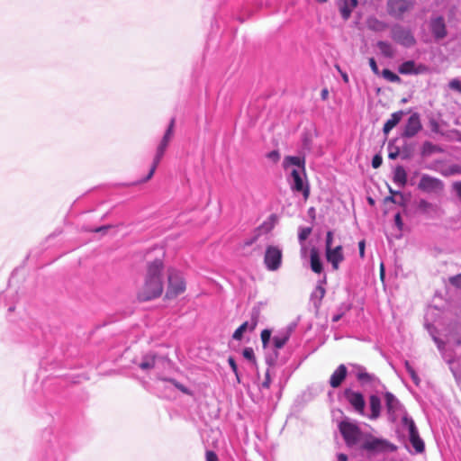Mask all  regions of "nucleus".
Listing matches in <instances>:
<instances>
[{
  "label": "nucleus",
  "mask_w": 461,
  "mask_h": 461,
  "mask_svg": "<svg viewBox=\"0 0 461 461\" xmlns=\"http://www.w3.org/2000/svg\"><path fill=\"white\" fill-rule=\"evenodd\" d=\"M325 283V279L322 281H320L318 285H316L314 291L311 294V300L316 309H319L321 301L326 294V290L323 286V284Z\"/></svg>",
  "instance_id": "nucleus-22"
},
{
  "label": "nucleus",
  "mask_w": 461,
  "mask_h": 461,
  "mask_svg": "<svg viewBox=\"0 0 461 461\" xmlns=\"http://www.w3.org/2000/svg\"><path fill=\"white\" fill-rule=\"evenodd\" d=\"M393 182L402 187L407 183V174L403 167L398 166L393 171Z\"/></svg>",
  "instance_id": "nucleus-25"
},
{
  "label": "nucleus",
  "mask_w": 461,
  "mask_h": 461,
  "mask_svg": "<svg viewBox=\"0 0 461 461\" xmlns=\"http://www.w3.org/2000/svg\"><path fill=\"white\" fill-rule=\"evenodd\" d=\"M277 355H278V354H277V352H276V351H275L274 356H267V359H266L267 363L269 366L274 365V364H275V362H276V357H277Z\"/></svg>",
  "instance_id": "nucleus-50"
},
{
  "label": "nucleus",
  "mask_w": 461,
  "mask_h": 461,
  "mask_svg": "<svg viewBox=\"0 0 461 461\" xmlns=\"http://www.w3.org/2000/svg\"><path fill=\"white\" fill-rule=\"evenodd\" d=\"M448 86L450 89L461 93V80L458 78H453L449 81Z\"/></svg>",
  "instance_id": "nucleus-35"
},
{
  "label": "nucleus",
  "mask_w": 461,
  "mask_h": 461,
  "mask_svg": "<svg viewBox=\"0 0 461 461\" xmlns=\"http://www.w3.org/2000/svg\"><path fill=\"white\" fill-rule=\"evenodd\" d=\"M402 424L408 429L409 438L412 447L415 448V451L417 453L423 452L425 447L424 442L419 436V432L413 420L405 414L402 417Z\"/></svg>",
  "instance_id": "nucleus-7"
},
{
  "label": "nucleus",
  "mask_w": 461,
  "mask_h": 461,
  "mask_svg": "<svg viewBox=\"0 0 461 461\" xmlns=\"http://www.w3.org/2000/svg\"><path fill=\"white\" fill-rule=\"evenodd\" d=\"M404 366H405V368H406L409 375L411 376L412 382L417 386H419L420 384V379L418 374L416 373V371L414 370V368L411 366V364L407 360L404 361Z\"/></svg>",
  "instance_id": "nucleus-32"
},
{
  "label": "nucleus",
  "mask_w": 461,
  "mask_h": 461,
  "mask_svg": "<svg viewBox=\"0 0 461 461\" xmlns=\"http://www.w3.org/2000/svg\"><path fill=\"white\" fill-rule=\"evenodd\" d=\"M367 27L375 32H382L387 28V24L376 18H369L367 20Z\"/></svg>",
  "instance_id": "nucleus-29"
},
{
  "label": "nucleus",
  "mask_w": 461,
  "mask_h": 461,
  "mask_svg": "<svg viewBox=\"0 0 461 461\" xmlns=\"http://www.w3.org/2000/svg\"><path fill=\"white\" fill-rule=\"evenodd\" d=\"M352 366L355 369L354 372L357 379L362 384H373L378 381L377 377L373 374L367 373L364 366L358 365H352Z\"/></svg>",
  "instance_id": "nucleus-19"
},
{
  "label": "nucleus",
  "mask_w": 461,
  "mask_h": 461,
  "mask_svg": "<svg viewBox=\"0 0 461 461\" xmlns=\"http://www.w3.org/2000/svg\"><path fill=\"white\" fill-rule=\"evenodd\" d=\"M283 252L278 246H267L264 255V264L267 270L276 271L282 265Z\"/></svg>",
  "instance_id": "nucleus-5"
},
{
  "label": "nucleus",
  "mask_w": 461,
  "mask_h": 461,
  "mask_svg": "<svg viewBox=\"0 0 461 461\" xmlns=\"http://www.w3.org/2000/svg\"><path fill=\"white\" fill-rule=\"evenodd\" d=\"M449 283L456 287H461V274L449 277Z\"/></svg>",
  "instance_id": "nucleus-39"
},
{
  "label": "nucleus",
  "mask_w": 461,
  "mask_h": 461,
  "mask_svg": "<svg viewBox=\"0 0 461 461\" xmlns=\"http://www.w3.org/2000/svg\"><path fill=\"white\" fill-rule=\"evenodd\" d=\"M167 279L168 284L166 293L167 299L175 298L185 291V281L179 271L176 269L169 270Z\"/></svg>",
  "instance_id": "nucleus-4"
},
{
  "label": "nucleus",
  "mask_w": 461,
  "mask_h": 461,
  "mask_svg": "<svg viewBox=\"0 0 461 461\" xmlns=\"http://www.w3.org/2000/svg\"><path fill=\"white\" fill-rule=\"evenodd\" d=\"M437 150V147L436 145H434L433 143H431L430 141H425L423 144H422V147H421V154L423 156H428V155H430L432 154L433 152H435Z\"/></svg>",
  "instance_id": "nucleus-34"
},
{
  "label": "nucleus",
  "mask_w": 461,
  "mask_h": 461,
  "mask_svg": "<svg viewBox=\"0 0 461 461\" xmlns=\"http://www.w3.org/2000/svg\"><path fill=\"white\" fill-rule=\"evenodd\" d=\"M418 187L426 193H438L444 189V184L439 178L424 174L420 179Z\"/></svg>",
  "instance_id": "nucleus-11"
},
{
  "label": "nucleus",
  "mask_w": 461,
  "mask_h": 461,
  "mask_svg": "<svg viewBox=\"0 0 461 461\" xmlns=\"http://www.w3.org/2000/svg\"><path fill=\"white\" fill-rule=\"evenodd\" d=\"M388 157H389V158H391V159H394V158H396L398 157V151H395V152H390Z\"/></svg>",
  "instance_id": "nucleus-60"
},
{
  "label": "nucleus",
  "mask_w": 461,
  "mask_h": 461,
  "mask_svg": "<svg viewBox=\"0 0 461 461\" xmlns=\"http://www.w3.org/2000/svg\"><path fill=\"white\" fill-rule=\"evenodd\" d=\"M347 367L344 364L339 365L332 373L330 378V385L332 388H338L347 376Z\"/></svg>",
  "instance_id": "nucleus-20"
},
{
  "label": "nucleus",
  "mask_w": 461,
  "mask_h": 461,
  "mask_svg": "<svg viewBox=\"0 0 461 461\" xmlns=\"http://www.w3.org/2000/svg\"><path fill=\"white\" fill-rule=\"evenodd\" d=\"M284 169L289 172L288 181L293 191L302 193L304 198L309 196V187L304 185L305 160L297 156H286L283 160Z\"/></svg>",
  "instance_id": "nucleus-2"
},
{
  "label": "nucleus",
  "mask_w": 461,
  "mask_h": 461,
  "mask_svg": "<svg viewBox=\"0 0 461 461\" xmlns=\"http://www.w3.org/2000/svg\"><path fill=\"white\" fill-rule=\"evenodd\" d=\"M163 261L155 259L147 266L143 285L138 292L140 301H149L159 297L164 289Z\"/></svg>",
  "instance_id": "nucleus-1"
},
{
  "label": "nucleus",
  "mask_w": 461,
  "mask_h": 461,
  "mask_svg": "<svg viewBox=\"0 0 461 461\" xmlns=\"http://www.w3.org/2000/svg\"><path fill=\"white\" fill-rule=\"evenodd\" d=\"M336 68L338 69V71L340 73L341 77H342V79L345 83H348V76L346 72H343L340 68L339 66H336Z\"/></svg>",
  "instance_id": "nucleus-53"
},
{
  "label": "nucleus",
  "mask_w": 461,
  "mask_h": 461,
  "mask_svg": "<svg viewBox=\"0 0 461 461\" xmlns=\"http://www.w3.org/2000/svg\"><path fill=\"white\" fill-rule=\"evenodd\" d=\"M403 111H398L391 114V117L384 122L383 131L387 135L402 120Z\"/></svg>",
  "instance_id": "nucleus-24"
},
{
  "label": "nucleus",
  "mask_w": 461,
  "mask_h": 461,
  "mask_svg": "<svg viewBox=\"0 0 461 461\" xmlns=\"http://www.w3.org/2000/svg\"><path fill=\"white\" fill-rule=\"evenodd\" d=\"M429 26L433 36L437 40H441L444 37H446L447 28L444 18L442 16H438L436 18L431 19Z\"/></svg>",
  "instance_id": "nucleus-18"
},
{
  "label": "nucleus",
  "mask_w": 461,
  "mask_h": 461,
  "mask_svg": "<svg viewBox=\"0 0 461 461\" xmlns=\"http://www.w3.org/2000/svg\"><path fill=\"white\" fill-rule=\"evenodd\" d=\"M337 458H338L337 461H347L348 460L347 455L342 454V453L339 454Z\"/></svg>",
  "instance_id": "nucleus-56"
},
{
  "label": "nucleus",
  "mask_w": 461,
  "mask_h": 461,
  "mask_svg": "<svg viewBox=\"0 0 461 461\" xmlns=\"http://www.w3.org/2000/svg\"><path fill=\"white\" fill-rule=\"evenodd\" d=\"M108 228H109V226H102V227L95 229L93 231L103 232V231H105Z\"/></svg>",
  "instance_id": "nucleus-57"
},
{
  "label": "nucleus",
  "mask_w": 461,
  "mask_h": 461,
  "mask_svg": "<svg viewBox=\"0 0 461 461\" xmlns=\"http://www.w3.org/2000/svg\"><path fill=\"white\" fill-rule=\"evenodd\" d=\"M311 268L315 273H321L322 271V264L320 260L319 254L315 249L311 250Z\"/></svg>",
  "instance_id": "nucleus-28"
},
{
  "label": "nucleus",
  "mask_w": 461,
  "mask_h": 461,
  "mask_svg": "<svg viewBox=\"0 0 461 461\" xmlns=\"http://www.w3.org/2000/svg\"><path fill=\"white\" fill-rule=\"evenodd\" d=\"M362 448L369 452L376 453L393 452L396 450V446L385 439L370 437L364 441Z\"/></svg>",
  "instance_id": "nucleus-8"
},
{
  "label": "nucleus",
  "mask_w": 461,
  "mask_h": 461,
  "mask_svg": "<svg viewBox=\"0 0 461 461\" xmlns=\"http://www.w3.org/2000/svg\"><path fill=\"white\" fill-rule=\"evenodd\" d=\"M368 61H369V66H370L372 71L374 72V74L379 75L380 71H379V68L377 67V64H376V61L375 60V59L370 58Z\"/></svg>",
  "instance_id": "nucleus-43"
},
{
  "label": "nucleus",
  "mask_w": 461,
  "mask_h": 461,
  "mask_svg": "<svg viewBox=\"0 0 461 461\" xmlns=\"http://www.w3.org/2000/svg\"><path fill=\"white\" fill-rule=\"evenodd\" d=\"M392 38L394 41L404 47H411L415 44V39L411 31L400 25L393 27Z\"/></svg>",
  "instance_id": "nucleus-12"
},
{
  "label": "nucleus",
  "mask_w": 461,
  "mask_h": 461,
  "mask_svg": "<svg viewBox=\"0 0 461 461\" xmlns=\"http://www.w3.org/2000/svg\"><path fill=\"white\" fill-rule=\"evenodd\" d=\"M377 47L380 50L381 53L386 58H393L394 55L393 49L392 45L387 41H379L377 42Z\"/></svg>",
  "instance_id": "nucleus-30"
},
{
  "label": "nucleus",
  "mask_w": 461,
  "mask_h": 461,
  "mask_svg": "<svg viewBox=\"0 0 461 461\" xmlns=\"http://www.w3.org/2000/svg\"><path fill=\"white\" fill-rule=\"evenodd\" d=\"M434 341L437 343L438 349L441 350L442 349V346H443V342L438 340L436 337H434Z\"/></svg>",
  "instance_id": "nucleus-59"
},
{
  "label": "nucleus",
  "mask_w": 461,
  "mask_h": 461,
  "mask_svg": "<svg viewBox=\"0 0 461 461\" xmlns=\"http://www.w3.org/2000/svg\"><path fill=\"white\" fill-rule=\"evenodd\" d=\"M311 232V229H304L300 233H299V240L302 241V240H304L307 239V237L309 236Z\"/></svg>",
  "instance_id": "nucleus-46"
},
{
  "label": "nucleus",
  "mask_w": 461,
  "mask_h": 461,
  "mask_svg": "<svg viewBox=\"0 0 461 461\" xmlns=\"http://www.w3.org/2000/svg\"><path fill=\"white\" fill-rule=\"evenodd\" d=\"M270 384H271L270 375H269V373L267 372L265 380L262 383V387L263 388H269Z\"/></svg>",
  "instance_id": "nucleus-51"
},
{
  "label": "nucleus",
  "mask_w": 461,
  "mask_h": 461,
  "mask_svg": "<svg viewBox=\"0 0 461 461\" xmlns=\"http://www.w3.org/2000/svg\"><path fill=\"white\" fill-rule=\"evenodd\" d=\"M453 189L456 192V194L457 197L459 198V200L461 201V181L455 182L453 184Z\"/></svg>",
  "instance_id": "nucleus-45"
},
{
  "label": "nucleus",
  "mask_w": 461,
  "mask_h": 461,
  "mask_svg": "<svg viewBox=\"0 0 461 461\" xmlns=\"http://www.w3.org/2000/svg\"><path fill=\"white\" fill-rule=\"evenodd\" d=\"M394 222H395V225L398 227V229L402 230L403 223H402V217H401L400 213L395 214Z\"/></svg>",
  "instance_id": "nucleus-49"
},
{
  "label": "nucleus",
  "mask_w": 461,
  "mask_h": 461,
  "mask_svg": "<svg viewBox=\"0 0 461 461\" xmlns=\"http://www.w3.org/2000/svg\"><path fill=\"white\" fill-rule=\"evenodd\" d=\"M260 309L258 306L252 308L250 320L243 322L233 333L232 338L235 340H240L246 331H253L258 323Z\"/></svg>",
  "instance_id": "nucleus-9"
},
{
  "label": "nucleus",
  "mask_w": 461,
  "mask_h": 461,
  "mask_svg": "<svg viewBox=\"0 0 461 461\" xmlns=\"http://www.w3.org/2000/svg\"><path fill=\"white\" fill-rule=\"evenodd\" d=\"M344 396L354 410L360 415L365 416V406L366 402L364 396L359 392H355L350 388H347L344 391Z\"/></svg>",
  "instance_id": "nucleus-13"
},
{
  "label": "nucleus",
  "mask_w": 461,
  "mask_h": 461,
  "mask_svg": "<svg viewBox=\"0 0 461 461\" xmlns=\"http://www.w3.org/2000/svg\"><path fill=\"white\" fill-rule=\"evenodd\" d=\"M326 258L334 270L339 269V264L344 260L342 246L338 245L335 248L326 249Z\"/></svg>",
  "instance_id": "nucleus-16"
},
{
  "label": "nucleus",
  "mask_w": 461,
  "mask_h": 461,
  "mask_svg": "<svg viewBox=\"0 0 461 461\" xmlns=\"http://www.w3.org/2000/svg\"><path fill=\"white\" fill-rule=\"evenodd\" d=\"M339 12L342 18L348 20L353 10L357 6L358 0H339Z\"/></svg>",
  "instance_id": "nucleus-21"
},
{
  "label": "nucleus",
  "mask_w": 461,
  "mask_h": 461,
  "mask_svg": "<svg viewBox=\"0 0 461 461\" xmlns=\"http://www.w3.org/2000/svg\"><path fill=\"white\" fill-rule=\"evenodd\" d=\"M333 231L329 230L326 235L325 249H330L332 248Z\"/></svg>",
  "instance_id": "nucleus-41"
},
{
  "label": "nucleus",
  "mask_w": 461,
  "mask_h": 461,
  "mask_svg": "<svg viewBox=\"0 0 461 461\" xmlns=\"http://www.w3.org/2000/svg\"><path fill=\"white\" fill-rule=\"evenodd\" d=\"M343 315H344L343 312H339V313L333 315L332 321L338 322L342 318Z\"/></svg>",
  "instance_id": "nucleus-54"
},
{
  "label": "nucleus",
  "mask_w": 461,
  "mask_h": 461,
  "mask_svg": "<svg viewBox=\"0 0 461 461\" xmlns=\"http://www.w3.org/2000/svg\"><path fill=\"white\" fill-rule=\"evenodd\" d=\"M421 128H422V125L420 122V114L417 113H414L409 117V119L404 126L403 131L402 133V138H412L416 134H418L419 131H420Z\"/></svg>",
  "instance_id": "nucleus-15"
},
{
  "label": "nucleus",
  "mask_w": 461,
  "mask_h": 461,
  "mask_svg": "<svg viewBox=\"0 0 461 461\" xmlns=\"http://www.w3.org/2000/svg\"><path fill=\"white\" fill-rule=\"evenodd\" d=\"M290 338L289 331H284L273 337L272 341L276 350L282 348Z\"/></svg>",
  "instance_id": "nucleus-26"
},
{
  "label": "nucleus",
  "mask_w": 461,
  "mask_h": 461,
  "mask_svg": "<svg viewBox=\"0 0 461 461\" xmlns=\"http://www.w3.org/2000/svg\"><path fill=\"white\" fill-rule=\"evenodd\" d=\"M159 379L161 381H165V382H168V383L172 384L176 388H177L179 391H181L185 394H187V395L193 394L192 391L190 389H188L186 386L180 384L174 378L159 377Z\"/></svg>",
  "instance_id": "nucleus-31"
},
{
  "label": "nucleus",
  "mask_w": 461,
  "mask_h": 461,
  "mask_svg": "<svg viewBox=\"0 0 461 461\" xmlns=\"http://www.w3.org/2000/svg\"><path fill=\"white\" fill-rule=\"evenodd\" d=\"M243 357L249 360V361H255V355L254 350L251 348H246L243 350Z\"/></svg>",
  "instance_id": "nucleus-38"
},
{
  "label": "nucleus",
  "mask_w": 461,
  "mask_h": 461,
  "mask_svg": "<svg viewBox=\"0 0 461 461\" xmlns=\"http://www.w3.org/2000/svg\"><path fill=\"white\" fill-rule=\"evenodd\" d=\"M267 158L276 163L280 159V153L277 150H272L267 154Z\"/></svg>",
  "instance_id": "nucleus-40"
},
{
  "label": "nucleus",
  "mask_w": 461,
  "mask_h": 461,
  "mask_svg": "<svg viewBox=\"0 0 461 461\" xmlns=\"http://www.w3.org/2000/svg\"><path fill=\"white\" fill-rule=\"evenodd\" d=\"M385 405L390 419L394 421L402 413L403 407L399 400L392 393H385L384 394Z\"/></svg>",
  "instance_id": "nucleus-14"
},
{
  "label": "nucleus",
  "mask_w": 461,
  "mask_h": 461,
  "mask_svg": "<svg viewBox=\"0 0 461 461\" xmlns=\"http://www.w3.org/2000/svg\"><path fill=\"white\" fill-rule=\"evenodd\" d=\"M390 193H391V194H399V192H394V191H393L392 189H390Z\"/></svg>",
  "instance_id": "nucleus-63"
},
{
  "label": "nucleus",
  "mask_w": 461,
  "mask_h": 461,
  "mask_svg": "<svg viewBox=\"0 0 461 461\" xmlns=\"http://www.w3.org/2000/svg\"><path fill=\"white\" fill-rule=\"evenodd\" d=\"M426 70L427 68L424 65H416L412 60L405 61L398 68V71L402 75H419L424 73Z\"/></svg>",
  "instance_id": "nucleus-17"
},
{
  "label": "nucleus",
  "mask_w": 461,
  "mask_h": 461,
  "mask_svg": "<svg viewBox=\"0 0 461 461\" xmlns=\"http://www.w3.org/2000/svg\"><path fill=\"white\" fill-rule=\"evenodd\" d=\"M319 3H325L327 0H317Z\"/></svg>",
  "instance_id": "nucleus-64"
},
{
  "label": "nucleus",
  "mask_w": 461,
  "mask_h": 461,
  "mask_svg": "<svg viewBox=\"0 0 461 461\" xmlns=\"http://www.w3.org/2000/svg\"><path fill=\"white\" fill-rule=\"evenodd\" d=\"M350 309H351L350 303H341L339 307V312H343V314H345Z\"/></svg>",
  "instance_id": "nucleus-47"
},
{
  "label": "nucleus",
  "mask_w": 461,
  "mask_h": 461,
  "mask_svg": "<svg viewBox=\"0 0 461 461\" xmlns=\"http://www.w3.org/2000/svg\"><path fill=\"white\" fill-rule=\"evenodd\" d=\"M271 339V331L269 330H263L261 332V340L264 347L269 343Z\"/></svg>",
  "instance_id": "nucleus-36"
},
{
  "label": "nucleus",
  "mask_w": 461,
  "mask_h": 461,
  "mask_svg": "<svg viewBox=\"0 0 461 461\" xmlns=\"http://www.w3.org/2000/svg\"><path fill=\"white\" fill-rule=\"evenodd\" d=\"M328 95H329V91L327 88H324L321 90V99L322 100H325L328 98Z\"/></svg>",
  "instance_id": "nucleus-55"
},
{
  "label": "nucleus",
  "mask_w": 461,
  "mask_h": 461,
  "mask_svg": "<svg viewBox=\"0 0 461 461\" xmlns=\"http://www.w3.org/2000/svg\"><path fill=\"white\" fill-rule=\"evenodd\" d=\"M413 5L414 2L411 0H388L387 12L391 16L402 19L403 14L411 10Z\"/></svg>",
  "instance_id": "nucleus-10"
},
{
  "label": "nucleus",
  "mask_w": 461,
  "mask_h": 461,
  "mask_svg": "<svg viewBox=\"0 0 461 461\" xmlns=\"http://www.w3.org/2000/svg\"><path fill=\"white\" fill-rule=\"evenodd\" d=\"M156 357H157L154 354L145 355L139 365L140 368L144 371L152 369L155 366Z\"/></svg>",
  "instance_id": "nucleus-27"
},
{
  "label": "nucleus",
  "mask_w": 461,
  "mask_h": 461,
  "mask_svg": "<svg viewBox=\"0 0 461 461\" xmlns=\"http://www.w3.org/2000/svg\"><path fill=\"white\" fill-rule=\"evenodd\" d=\"M206 461H218L217 455L212 451L206 452Z\"/></svg>",
  "instance_id": "nucleus-48"
},
{
  "label": "nucleus",
  "mask_w": 461,
  "mask_h": 461,
  "mask_svg": "<svg viewBox=\"0 0 461 461\" xmlns=\"http://www.w3.org/2000/svg\"><path fill=\"white\" fill-rule=\"evenodd\" d=\"M429 127H430L431 131H433L435 133L440 132L439 123L436 120L433 119V120L429 121Z\"/></svg>",
  "instance_id": "nucleus-42"
},
{
  "label": "nucleus",
  "mask_w": 461,
  "mask_h": 461,
  "mask_svg": "<svg viewBox=\"0 0 461 461\" xmlns=\"http://www.w3.org/2000/svg\"><path fill=\"white\" fill-rule=\"evenodd\" d=\"M382 76L384 79H386L389 82H393V83H400L401 82L400 77L388 68H384L382 71Z\"/></svg>",
  "instance_id": "nucleus-33"
},
{
  "label": "nucleus",
  "mask_w": 461,
  "mask_h": 461,
  "mask_svg": "<svg viewBox=\"0 0 461 461\" xmlns=\"http://www.w3.org/2000/svg\"><path fill=\"white\" fill-rule=\"evenodd\" d=\"M381 277L383 278L384 277V265L381 264Z\"/></svg>",
  "instance_id": "nucleus-61"
},
{
  "label": "nucleus",
  "mask_w": 461,
  "mask_h": 461,
  "mask_svg": "<svg viewBox=\"0 0 461 461\" xmlns=\"http://www.w3.org/2000/svg\"><path fill=\"white\" fill-rule=\"evenodd\" d=\"M370 414H366L370 420H376L381 413V400L377 395L372 394L369 397Z\"/></svg>",
  "instance_id": "nucleus-23"
},
{
  "label": "nucleus",
  "mask_w": 461,
  "mask_h": 461,
  "mask_svg": "<svg viewBox=\"0 0 461 461\" xmlns=\"http://www.w3.org/2000/svg\"><path fill=\"white\" fill-rule=\"evenodd\" d=\"M174 126H175V119L172 118L167 131H165V133L157 148L156 155L154 157L150 170H149V174L147 175V176L142 180L143 182L149 180L153 176L158 165L160 163V161L166 152V149L173 138Z\"/></svg>",
  "instance_id": "nucleus-3"
},
{
  "label": "nucleus",
  "mask_w": 461,
  "mask_h": 461,
  "mask_svg": "<svg viewBox=\"0 0 461 461\" xmlns=\"http://www.w3.org/2000/svg\"><path fill=\"white\" fill-rule=\"evenodd\" d=\"M228 363L231 368V370L233 371V373L235 374L236 375V378L238 380V382H240V376H239V372H238V366H237V364H236V361L234 359V357H230L228 358Z\"/></svg>",
  "instance_id": "nucleus-37"
},
{
  "label": "nucleus",
  "mask_w": 461,
  "mask_h": 461,
  "mask_svg": "<svg viewBox=\"0 0 461 461\" xmlns=\"http://www.w3.org/2000/svg\"><path fill=\"white\" fill-rule=\"evenodd\" d=\"M386 200L391 201V202H394V199H393V196H389V197H387V198H386Z\"/></svg>",
  "instance_id": "nucleus-62"
},
{
  "label": "nucleus",
  "mask_w": 461,
  "mask_h": 461,
  "mask_svg": "<svg viewBox=\"0 0 461 461\" xmlns=\"http://www.w3.org/2000/svg\"><path fill=\"white\" fill-rule=\"evenodd\" d=\"M382 157L379 156V155H375L374 156L373 159H372V167L374 168H378L381 164H382Z\"/></svg>",
  "instance_id": "nucleus-44"
},
{
  "label": "nucleus",
  "mask_w": 461,
  "mask_h": 461,
  "mask_svg": "<svg viewBox=\"0 0 461 461\" xmlns=\"http://www.w3.org/2000/svg\"><path fill=\"white\" fill-rule=\"evenodd\" d=\"M339 430L348 446H355L359 442L361 430L357 424L349 421H341L339 423Z\"/></svg>",
  "instance_id": "nucleus-6"
},
{
  "label": "nucleus",
  "mask_w": 461,
  "mask_h": 461,
  "mask_svg": "<svg viewBox=\"0 0 461 461\" xmlns=\"http://www.w3.org/2000/svg\"><path fill=\"white\" fill-rule=\"evenodd\" d=\"M429 206V203L427 201L421 200L420 202V208H427Z\"/></svg>",
  "instance_id": "nucleus-58"
},
{
  "label": "nucleus",
  "mask_w": 461,
  "mask_h": 461,
  "mask_svg": "<svg viewBox=\"0 0 461 461\" xmlns=\"http://www.w3.org/2000/svg\"><path fill=\"white\" fill-rule=\"evenodd\" d=\"M359 255L361 258L365 257V240H361L358 243Z\"/></svg>",
  "instance_id": "nucleus-52"
}]
</instances>
